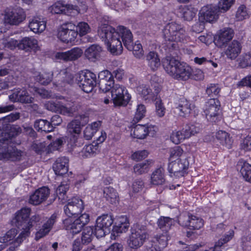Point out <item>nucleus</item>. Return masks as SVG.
<instances>
[{
  "mask_svg": "<svg viewBox=\"0 0 251 251\" xmlns=\"http://www.w3.org/2000/svg\"><path fill=\"white\" fill-rule=\"evenodd\" d=\"M4 16H25V14L23 8L15 5L7 7L4 10Z\"/></svg>",
  "mask_w": 251,
  "mask_h": 251,
  "instance_id": "obj_47",
  "label": "nucleus"
},
{
  "mask_svg": "<svg viewBox=\"0 0 251 251\" xmlns=\"http://www.w3.org/2000/svg\"><path fill=\"white\" fill-rule=\"evenodd\" d=\"M88 6L85 1H82L79 5L70 4H64L61 1H57L49 6L48 11L52 14H64L66 16H75L82 14L86 12Z\"/></svg>",
  "mask_w": 251,
  "mask_h": 251,
  "instance_id": "obj_4",
  "label": "nucleus"
},
{
  "mask_svg": "<svg viewBox=\"0 0 251 251\" xmlns=\"http://www.w3.org/2000/svg\"><path fill=\"white\" fill-rule=\"evenodd\" d=\"M130 48L128 46L126 48L129 50H132L134 56L138 58L141 59L143 57L144 51L142 45L137 42L133 45V42L129 44Z\"/></svg>",
  "mask_w": 251,
  "mask_h": 251,
  "instance_id": "obj_45",
  "label": "nucleus"
},
{
  "mask_svg": "<svg viewBox=\"0 0 251 251\" xmlns=\"http://www.w3.org/2000/svg\"><path fill=\"white\" fill-rule=\"evenodd\" d=\"M153 128L152 127L147 126L145 125H137L132 128L131 134L134 138L140 139H144L148 135H153Z\"/></svg>",
  "mask_w": 251,
  "mask_h": 251,
  "instance_id": "obj_24",
  "label": "nucleus"
},
{
  "mask_svg": "<svg viewBox=\"0 0 251 251\" xmlns=\"http://www.w3.org/2000/svg\"><path fill=\"white\" fill-rule=\"evenodd\" d=\"M19 42L12 38L3 40L2 42L4 48L10 50H13L17 47L19 48Z\"/></svg>",
  "mask_w": 251,
  "mask_h": 251,
  "instance_id": "obj_64",
  "label": "nucleus"
},
{
  "mask_svg": "<svg viewBox=\"0 0 251 251\" xmlns=\"http://www.w3.org/2000/svg\"><path fill=\"white\" fill-rule=\"evenodd\" d=\"M90 31V27L87 23L85 22H80L76 26V31L78 34L82 36L87 34Z\"/></svg>",
  "mask_w": 251,
  "mask_h": 251,
  "instance_id": "obj_56",
  "label": "nucleus"
},
{
  "mask_svg": "<svg viewBox=\"0 0 251 251\" xmlns=\"http://www.w3.org/2000/svg\"><path fill=\"white\" fill-rule=\"evenodd\" d=\"M235 2V0H220L218 5L209 4L202 6L198 16H219L228 11Z\"/></svg>",
  "mask_w": 251,
  "mask_h": 251,
  "instance_id": "obj_5",
  "label": "nucleus"
},
{
  "mask_svg": "<svg viewBox=\"0 0 251 251\" xmlns=\"http://www.w3.org/2000/svg\"><path fill=\"white\" fill-rule=\"evenodd\" d=\"M237 168L245 180L251 182V165L241 159L238 162Z\"/></svg>",
  "mask_w": 251,
  "mask_h": 251,
  "instance_id": "obj_32",
  "label": "nucleus"
},
{
  "mask_svg": "<svg viewBox=\"0 0 251 251\" xmlns=\"http://www.w3.org/2000/svg\"><path fill=\"white\" fill-rule=\"evenodd\" d=\"M168 236L166 232L156 235L151 241V251H161L168 244Z\"/></svg>",
  "mask_w": 251,
  "mask_h": 251,
  "instance_id": "obj_26",
  "label": "nucleus"
},
{
  "mask_svg": "<svg viewBox=\"0 0 251 251\" xmlns=\"http://www.w3.org/2000/svg\"><path fill=\"white\" fill-rule=\"evenodd\" d=\"M220 102L216 99L207 100L204 107V113L207 121L211 123H217L221 119Z\"/></svg>",
  "mask_w": 251,
  "mask_h": 251,
  "instance_id": "obj_8",
  "label": "nucleus"
},
{
  "mask_svg": "<svg viewBox=\"0 0 251 251\" xmlns=\"http://www.w3.org/2000/svg\"><path fill=\"white\" fill-rule=\"evenodd\" d=\"M50 194V190L48 187L40 188L30 195L29 202L35 205L40 204L48 199Z\"/></svg>",
  "mask_w": 251,
  "mask_h": 251,
  "instance_id": "obj_20",
  "label": "nucleus"
},
{
  "mask_svg": "<svg viewBox=\"0 0 251 251\" xmlns=\"http://www.w3.org/2000/svg\"><path fill=\"white\" fill-rule=\"evenodd\" d=\"M45 106L48 110L68 116H72L80 108L79 104L75 102L68 103L64 105L59 101L52 100L47 101Z\"/></svg>",
  "mask_w": 251,
  "mask_h": 251,
  "instance_id": "obj_7",
  "label": "nucleus"
},
{
  "mask_svg": "<svg viewBox=\"0 0 251 251\" xmlns=\"http://www.w3.org/2000/svg\"><path fill=\"white\" fill-rule=\"evenodd\" d=\"M174 220L168 217H161L157 222L158 226L163 230L167 231L172 225Z\"/></svg>",
  "mask_w": 251,
  "mask_h": 251,
  "instance_id": "obj_50",
  "label": "nucleus"
},
{
  "mask_svg": "<svg viewBox=\"0 0 251 251\" xmlns=\"http://www.w3.org/2000/svg\"><path fill=\"white\" fill-rule=\"evenodd\" d=\"M25 17H5L4 22L10 25H17L25 20Z\"/></svg>",
  "mask_w": 251,
  "mask_h": 251,
  "instance_id": "obj_59",
  "label": "nucleus"
},
{
  "mask_svg": "<svg viewBox=\"0 0 251 251\" xmlns=\"http://www.w3.org/2000/svg\"><path fill=\"white\" fill-rule=\"evenodd\" d=\"M37 45V41L32 37H25L19 43V49L28 51L35 48Z\"/></svg>",
  "mask_w": 251,
  "mask_h": 251,
  "instance_id": "obj_36",
  "label": "nucleus"
},
{
  "mask_svg": "<svg viewBox=\"0 0 251 251\" xmlns=\"http://www.w3.org/2000/svg\"><path fill=\"white\" fill-rule=\"evenodd\" d=\"M234 233V232L233 230H229L228 234H226L222 238H221L215 243V247H221L223 244L229 241L233 237Z\"/></svg>",
  "mask_w": 251,
  "mask_h": 251,
  "instance_id": "obj_60",
  "label": "nucleus"
},
{
  "mask_svg": "<svg viewBox=\"0 0 251 251\" xmlns=\"http://www.w3.org/2000/svg\"><path fill=\"white\" fill-rule=\"evenodd\" d=\"M241 49V43L237 40H234L227 45L225 53L228 58L233 60L240 53Z\"/></svg>",
  "mask_w": 251,
  "mask_h": 251,
  "instance_id": "obj_25",
  "label": "nucleus"
},
{
  "mask_svg": "<svg viewBox=\"0 0 251 251\" xmlns=\"http://www.w3.org/2000/svg\"><path fill=\"white\" fill-rule=\"evenodd\" d=\"M112 100L117 106H126L128 103L130 97L125 87L116 84L111 88Z\"/></svg>",
  "mask_w": 251,
  "mask_h": 251,
  "instance_id": "obj_12",
  "label": "nucleus"
},
{
  "mask_svg": "<svg viewBox=\"0 0 251 251\" xmlns=\"http://www.w3.org/2000/svg\"><path fill=\"white\" fill-rule=\"evenodd\" d=\"M163 66L166 73L177 80H186L192 75V70L189 66L174 57H166L163 61Z\"/></svg>",
  "mask_w": 251,
  "mask_h": 251,
  "instance_id": "obj_3",
  "label": "nucleus"
},
{
  "mask_svg": "<svg viewBox=\"0 0 251 251\" xmlns=\"http://www.w3.org/2000/svg\"><path fill=\"white\" fill-rule=\"evenodd\" d=\"M83 209V203L81 199L74 198L69 200L64 206V210L68 218L77 217Z\"/></svg>",
  "mask_w": 251,
  "mask_h": 251,
  "instance_id": "obj_16",
  "label": "nucleus"
},
{
  "mask_svg": "<svg viewBox=\"0 0 251 251\" xmlns=\"http://www.w3.org/2000/svg\"><path fill=\"white\" fill-rule=\"evenodd\" d=\"M234 34V30L230 27H224L219 30L214 37L215 44L220 48L226 47L227 43L232 40Z\"/></svg>",
  "mask_w": 251,
  "mask_h": 251,
  "instance_id": "obj_17",
  "label": "nucleus"
},
{
  "mask_svg": "<svg viewBox=\"0 0 251 251\" xmlns=\"http://www.w3.org/2000/svg\"><path fill=\"white\" fill-rule=\"evenodd\" d=\"M46 27V22L44 21H40L38 17L29 23V27L35 33H41L45 29Z\"/></svg>",
  "mask_w": 251,
  "mask_h": 251,
  "instance_id": "obj_35",
  "label": "nucleus"
},
{
  "mask_svg": "<svg viewBox=\"0 0 251 251\" xmlns=\"http://www.w3.org/2000/svg\"><path fill=\"white\" fill-rule=\"evenodd\" d=\"M103 197L111 203H115L118 199V194L112 187H106L103 189Z\"/></svg>",
  "mask_w": 251,
  "mask_h": 251,
  "instance_id": "obj_43",
  "label": "nucleus"
},
{
  "mask_svg": "<svg viewBox=\"0 0 251 251\" xmlns=\"http://www.w3.org/2000/svg\"><path fill=\"white\" fill-rule=\"evenodd\" d=\"M40 219L41 217L39 215L35 214L32 216L27 224L28 225L27 226H26V228H23V230L15 240V242L18 243H21L24 239L28 236L30 234V228L32 227L34 224L39 222Z\"/></svg>",
  "mask_w": 251,
  "mask_h": 251,
  "instance_id": "obj_27",
  "label": "nucleus"
},
{
  "mask_svg": "<svg viewBox=\"0 0 251 251\" xmlns=\"http://www.w3.org/2000/svg\"><path fill=\"white\" fill-rule=\"evenodd\" d=\"M55 79L58 81V85L62 86L64 83L72 84L73 82L74 76L72 74L64 70L60 72Z\"/></svg>",
  "mask_w": 251,
  "mask_h": 251,
  "instance_id": "obj_37",
  "label": "nucleus"
},
{
  "mask_svg": "<svg viewBox=\"0 0 251 251\" xmlns=\"http://www.w3.org/2000/svg\"><path fill=\"white\" fill-rule=\"evenodd\" d=\"M81 129V124L78 119L73 120L67 126L68 131L71 134H79Z\"/></svg>",
  "mask_w": 251,
  "mask_h": 251,
  "instance_id": "obj_49",
  "label": "nucleus"
},
{
  "mask_svg": "<svg viewBox=\"0 0 251 251\" xmlns=\"http://www.w3.org/2000/svg\"><path fill=\"white\" fill-rule=\"evenodd\" d=\"M146 108L144 105L140 104L137 105L133 121L138 122L145 116Z\"/></svg>",
  "mask_w": 251,
  "mask_h": 251,
  "instance_id": "obj_52",
  "label": "nucleus"
},
{
  "mask_svg": "<svg viewBox=\"0 0 251 251\" xmlns=\"http://www.w3.org/2000/svg\"><path fill=\"white\" fill-rule=\"evenodd\" d=\"M195 108V106L184 98L180 99L175 104L174 112L178 115L187 117Z\"/></svg>",
  "mask_w": 251,
  "mask_h": 251,
  "instance_id": "obj_19",
  "label": "nucleus"
},
{
  "mask_svg": "<svg viewBox=\"0 0 251 251\" xmlns=\"http://www.w3.org/2000/svg\"><path fill=\"white\" fill-rule=\"evenodd\" d=\"M151 163V160H146L136 164L133 167L134 173L138 175L147 173L149 171Z\"/></svg>",
  "mask_w": 251,
  "mask_h": 251,
  "instance_id": "obj_41",
  "label": "nucleus"
},
{
  "mask_svg": "<svg viewBox=\"0 0 251 251\" xmlns=\"http://www.w3.org/2000/svg\"><path fill=\"white\" fill-rule=\"evenodd\" d=\"M83 50L79 48L75 47L65 52H57L56 57L66 61H74L80 57Z\"/></svg>",
  "mask_w": 251,
  "mask_h": 251,
  "instance_id": "obj_22",
  "label": "nucleus"
},
{
  "mask_svg": "<svg viewBox=\"0 0 251 251\" xmlns=\"http://www.w3.org/2000/svg\"><path fill=\"white\" fill-rule=\"evenodd\" d=\"M75 25L69 23H65L58 28L57 37L61 41L66 43H72L76 38L78 33L72 29Z\"/></svg>",
  "mask_w": 251,
  "mask_h": 251,
  "instance_id": "obj_15",
  "label": "nucleus"
},
{
  "mask_svg": "<svg viewBox=\"0 0 251 251\" xmlns=\"http://www.w3.org/2000/svg\"><path fill=\"white\" fill-rule=\"evenodd\" d=\"M69 159L65 157L57 158L53 164L52 168L57 175H63L68 171Z\"/></svg>",
  "mask_w": 251,
  "mask_h": 251,
  "instance_id": "obj_28",
  "label": "nucleus"
},
{
  "mask_svg": "<svg viewBox=\"0 0 251 251\" xmlns=\"http://www.w3.org/2000/svg\"><path fill=\"white\" fill-rule=\"evenodd\" d=\"M95 230L91 226L85 227L82 232L81 241L82 244L87 245L90 243L93 239Z\"/></svg>",
  "mask_w": 251,
  "mask_h": 251,
  "instance_id": "obj_42",
  "label": "nucleus"
},
{
  "mask_svg": "<svg viewBox=\"0 0 251 251\" xmlns=\"http://www.w3.org/2000/svg\"><path fill=\"white\" fill-rule=\"evenodd\" d=\"M215 136L222 145L228 149L231 147L233 140L228 133L225 131L219 130L216 133Z\"/></svg>",
  "mask_w": 251,
  "mask_h": 251,
  "instance_id": "obj_33",
  "label": "nucleus"
},
{
  "mask_svg": "<svg viewBox=\"0 0 251 251\" xmlns=\"http://www.w3.org/2000/svg\"><path fill=\"white\" fill-rule=\"evenodd\" d=\"M34 127L38 131L50 132L53 130L52 126L50 122L46 120H37L34 123Z\"/></svg>",
  "mask_w": 251,
  "mask_h": 251,
  "instance_id": "obj_39",
  "label": "nucleus"
},
{
  "mask_svg": "<svg viewBox=\"0 0 251 251\" xmlns=\"http://www.w3.org/2000/svg\"><path fill=\"white\" fill-rule=\"evenodd\" d=\"M129 227V223L125 217L119 218L118 223L113 226V232L117 233L126 232Z\"/></svg>",
  "mask_w": 251,
  "mask_h": 251,
  "instance_id": "obj_40",
  "label": "nucleus"
},
{
  "mask_svg": "<svg viewBox=\"0 0 251 251\" xmlns=\"http://www.w3.org/2000/svg\"><path fill=\"white\" fill-rule=\"evenodd\" d=\"M165 179L164 175V170L159 168L155 170L152 174L151 182L155 185H162L164 183Z\"/></svg>",
  "mask_w": 251,
  "mask_h": 251,
  "instance_id": "obj_34",
  "label": "nucleus"
},
{
  "mask_svg": "<svg viewBox=\"0 0 251 251\" xmlns=\"http://www.w3.org/2000/svg\"><path fill=\"white\" fill-rule=\"evenodd\" d=\"M63 144V139L58 138L51 142L48 146V152H51L54 151L59 150Z\"/></svg>",
  "mask_w": 251,
  "mask_h": 251,
  "instance_id": "obj_58",
  "label": "nucleus"
},
{
  "mask_svg": "<svg viewBox=\"0 0 251 251\" xmlns=\"http://www.w3.org/2000/svg\"><path fill=\"white\" fill-rule=\"evenodd\" d=\"M178 222L182 226L187 227L190 229H199L203 226V220L190 213H184L180 215Z\"/></svg>",
  "mask_w": 251,
  "mask_h": 251,
  "instance_id": "obj_13",
  "label": "nucleus"
},
{
  "mask_svg": "<svg viewBox=\"0 0 251 251\" xmlns=\"http://www.w3.org/2000/svg\"><path fill=\"white\" fill-rule=\"evenodd\" d=\"M101 125L100 121L95 122L88 125L85 128L83 134L84 138L87 140L92 139L94 134L97 132Z\"/></svg>",
  "mask_w": 251,
  "mask_h": 251,
  "instance_id": "obj_38",
  "label": "nucleus"
},
{
  "mask_svg": "<svg viewBox=\"0 0 251 251\" xmlns=\"http://www.w3.org/2000/svg\"><path fill=\"white\" fill-rule=\"evenodd\" d=\"M102 50V48L100 45L93 44L85 50L84 54L88 60L95 62L100 58Z\"/></svg>",
  "mask_w": 251,
  "mask_h": 251,
  "instance_id": "obj_30",
  "label": "nucleus"
},
{
  "mask_svg": "<svg viewBox=\"0 0 251 251\" xmlns=\"http://www.w3.org/2000/svg\"><path fill=\"white\" fill-rule=\"evenodd\" d=\"M89 221V216L84 213L77 218H68L63 221L64 228L73 235L79 233Z\"/></svg>",
  "mask_w": 251,
  "mask_h": 251,
  "instance_id": "obj_6",
  "label": "nucleus"
},
{
  "mask_svg": "<svg viewBox=\"0 0 251 251\" xmlns=\"http://www.w3.org/2000/svg\"><path fill=\"white\" fill-rule=\"evenodd\" d=\"M148 237L146 227L143 226L136 225L132 228L131 235L128 240L129 246L133 249L140 247Z\"/></svg>",
  "mask_w": 251,
  "mask_h": 251,
  "instance_id": "obj_9",
  "label": "nucleus"
},
{
  "mask_svg": "<svg viewBox=\"0 0 251 251\" xmlns=\"http://www.w3.org/2000/svg\"><path fill=\"white\" fill-rule=\"evenodd\" d=\"M179 9L183 13V16H196L198 12V9L192 5L181 6Z\"/></svg>",
  "mask_w": 251,
  "mask_h": 251,
  "instance_id": "obj_57",
  "label": "nucleus"
},
{
  "mask_svg": "<svg viewBox=\"0 0 251 251\" xmlns=\"http://www.w3.org/2000/svg\"><path fill=\"white\" fill-rule=\"evenodd\" d=\"M155 105V112L156 115L159 117H162L165 113V108L161 100L160 99L156 98L154 100Z\"/></svg>",
  "mask_w": 251,
  "mask_h": 251,
  "instance_id": "obj_54",
  "label": "nucleus"
},
{
  "mask_svg": "<svg viewBox=\"0 0 251 251\" xmlns=\"http://www.w3.org/2000/svg\"><path fill=\"white\" fill-rule=\"evenodd\" d=\"M31 209L29 208H24L16 213L14 221L16 226L22 228H26L27 226L29 221V216L30 214Z\"/></svg>",
  "mask_w": 251,
  "mask_h": 251,
  "instance_id": "obj_23",
  "label": "nucleus"
},
{
  "mask_svg": "<svg viewBox=\"0 0 251 251\" xmlns=\"http://www.w3.org/2000/svg\"><path fill=\"white\" fill-rule=\"evenodd\" d=\"M239 64L243 68L251 66V53L242 54L239 58Z\"/></svg>",
  "mask_w": 251,
  "mask_h": 251,
  "instance_id": "obj_53",
  "label": "nucleus"
},
{
  "mask_svg": "<svg viewBox=\"0 0 251 251\" xmlns=\"http://www.w3.org/2000/svg\"><path fill=\"white\" fill-rule=\"evenodd\" d=\"M148 65L153 71H156L160 66V59L158 53L154 51H151L146 55Z\"/></svg>",
  "mask_w": 251,
  "mask_h": 251,
  "instance_id": "obj_31",
  "label": "nucleus"
},
{
  "mask_svg": "<svg viewBox=\"0 0 251 251\" xmlns=\"http://www.w3.org/2000/svg\"><path fill=\"white\" fill-rule=\"evenodd\" d=\"M17 234V230L13 228L7 231L3 236L0 237V242L8 243L12 241Z\"/></svg>",
  "mask_w": 251,
  "mask_h": 251,
  "instance_id": "obj_51",
  "label": "nucleus"
},
{
  "mask_svg": "<svg viewBox=\"0 0 251 251\" xmlns=\"http://www.w3.org/2000/svg\"><path fill=\"white\" fill-rule=\"evenodd\" d=\"M19 113H12L0 119V160H19L24 156V152L15 147L9 145V140L15 135L9 132L16 130L17 133L21 131L20 127H11L9 123L13 122L20 118Z\"/></svg>",
  "mask_w": 251,
  "mask_h": 251,
  "instance_id": "obj_2",
  "label": "nucleus"
},
{
  "mask_svg": "<svg viewBox=\"0 0 251 251\" xmlns=\"http://www.w3.org/2000/svg\"><path fill=\"white\" fill-rule=\"evenodd\" d=\"M99 81L103 86L105 80L113 79V75L108 70H104L100 72L98 75Z\"/></svg>",
  "mask_w": 251,
  "mask_h": 251,
  "instance_id": "obj_61",
  "label": "nucleus"
},
{
  "mask_svg": "<svg viewBox=\"0 0 251 251\" xmlns=\"http://www.w3.org/2000/svg\"><path fill=\"white\" fill-rule=\"evenodd\" d=\"M98 33L107 45L109 50L114 55H120L123 51L121 36L123 43L126 48L133 42V35L131 31L123 25H119L116 29L107 24H102L98 29Z\"/></svg>",
  "mask_w": 251,
  "mask_h": 251,
  "instance_id": "obj_1",
  "label": "nucleus"
},
{
  "mask_svg": "<svg viewBox=\"0 0 251 251\" xmlns=\"http://www.w3.org/2000/svg\"><path fill=\"white\" fill-rule=\"evenodd\" d=\"M221 88L217 84H210L206 90V93L210 97H214L218 95Z\"/></svg>",
  "mask_w": 251,
  "mask_h": 251,
  "instance_id": "obj_55",
  "label": "nucleus"
},
{
  "mask_svg": "<svg viewBox=\"0 0 251 251\" xmlns=\"http://www.w3.org/2000/svg\"><path fill=\"white\" fill-rule=\"evenodd\" d=\"M76 79L79 87L87 93L92 92L97 83L96 75L89 71L78 75Z\"/></svg>",
  "mask_w": 251,
  "mask_h": 251,
  "instance_id": "obj_11",
  "label": "nucleus"
},
{
  "mask_svg": "<svg viewBox=\"0 0 251 251\" xmlns=\"http://www.w3.org/2000/svg\"><path fill=\"white\" fill-rule=\"evenodd\" d=\"M56 216L53 214L48 221L44 224L41 228L40 229L36 234L35 239L36 240L43 237L49 233L56 222Z\"/></svg>",
  "mask_w": 251,
  "mask_h": 251,
  "instance_id": "obj_29",
  "label": "nucleus"
},
{
  "mask_svg": "<svg viewBox=\"0 0 251 251\" xmlns=\"http://www.w3.org/2000/svg\"><path fill=\"white\" fill-rule=\"evenodd\" d=\"M218 17H199V21L200 23L201 29L204 27V25L206 23L213 24L218 20Z\"/></svg>",
  "mask_w": 251,
  "mask_h": 251,
  "instance_id": "obj_62",
  "label": "nucleus"
},
{
  "mask_svg": "<svg viewBox=\"0 0 251 251\" xmlns=\"http://www.w3.org/2000/svg\"><path fill=\"white\" fill-rule=\"evenodd\" d=\"M170 139L172 142L176 145L179 144L185 139L181 131H175L173 132L171 135Z\"/></svg>",
  "mask_w": 251,
  "mask_h": 251,
  "instance_id": "obj_63",
  "label": "nucleus"
},
{
  "mask_svg": "<svg viewBox=\"0 0 251 251\" xmlns=\"http://www.w3.org/2000/svg\"><path fill=\"white\" fill-rule=\"evenodd\" d=\"M9 100L12 102L18 101L22 103H30L33 102V98L30 97L25 90L15 89L9 96Z\"/></svg>",
  "mask_w": 251,
  "mask_h": 251,
  "instance_id": "obj_21",
  "label": "nucleus"
},
{
  "mask_svg": "<svg viewBox=\"0 0 251 251\" xmlns=\"http://www.w3.org/2000/svg\"><path fill=\"white\" fill-rule=\"evenodd\" d=\"M137 90L139 94H140L145 100H154L153 95L152 94L151 91L149 87L142 85L137 87Z\"/></svg>",
  "mask_w": 251,
  "mask_h": 251,
  "instance_id": "obj_44",
  "label": "nucleus"
},
{
  "mask_svg": "<svg viewBox=\"0 0 251 251\" xmlns=\"http://www.w3.org/2000/svg\"><path fill=\"white\" fill-rule=\"evenodd\" d=\"M113 223V219L110 215L104 214L99 217L97 219L95 228V233L97 237H103L108 233Z\"/></svg>",
  "mask_w": 251,
  "mask_h": 251,
  "instance_id": "obj_14",
  "label": "nucleus"
},
{
  "mask_svg": "<svg viewBox=\"0 0 251 251\" xmlns=\"http://www.w3.org/2000/svg\"><path fill=\"white\" fill-rule=\"evenodd\" d=\"M182 156H186L179 147H175L170 151L169 162L180 160Z\"/></svg>",
  "mask_w": 251,
  "mask_h": 251,
  "instance_id": "obj_46",
  "label": "nucleus"
},
{
  "mask_svg": "<svg viewBox=\"0 0 251 251\" xmlns=\"http://www.w3.org/2000/svg\"><path fill=\"white\" fill-rule=\"evenodd\" d=\"M53 74L52 72H44L36 75L35 79L43 85H47L51 81Z\"/></svg>",
  "mask_w": 251,
  "mask_h": 251,
  "instance_id": "obj_48",
  "label": "nucleus"
},
{
  "mask_svg": "<svg viewBox=\"0 0 251 251\" xmlns=\"http://www.w3.org/2000/svg\"><path fill=\"white\" fill-rule=\"evenodd\" d=\"M189 164L187 156H182V158H180V160L169 162L168 171L175 176H182L185 170L188 169Z\"/></svg>",
  "mask_w": 251,
  "mask_h": 251,
  "instance_id": "obj_18",
  "label": "nucleus"
},
{
  "mask_svg": "<svg viewBox=\"0 0 251 251\" xmlns=\"http://www.w3.org/2000/svg\"><path fill=\"white\" fill-rule=\"evenodd\" d=\"M166 40L170 41L181 42L186 39V32L183 27L176 23L168 24L164 30Z\"/></svg>",
  "mask_w": 251,
  "mask_h": 251,
  "instance_id": "obj_10",
  "label": "nucleus"
}]
</instances>
